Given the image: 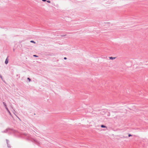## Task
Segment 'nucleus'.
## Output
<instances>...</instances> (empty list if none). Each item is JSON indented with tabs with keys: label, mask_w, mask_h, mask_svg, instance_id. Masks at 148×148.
<instances>
[{
	"label": "nucleus",
	"mask_w": 148,
	"mask_h": 148,
	"mask_svg": "<svg viewBox=\"0 0 148 148\" xmlns=\"http://www.w3.org/2000/svg\"><path fill=\"white\" fill-rule=\"evenodd\" d=\"M47 1V2L48 3H51V1H50L49 0H48V1Z\"/></svg>",
	"instance_id": "obj_6"
},
{
	"label": "nucleus",
	"mask_w": 148,
	"mask_h": 148,
	"mask_svg": "<svg viewBox=\"0 0 148 148\" xmlns=\"http://www.w3.org/2000/svg\"><path fill=\"white\" fill-rule=\"evenodd\" d=\"M33 56H36V55H33Z\"/></svg>",
	"instance_id": "obj_13"
},
{
	"label": "nucleus",
	"mask_w": 148,
	"mask_h": 148,
	"mask_svg": "<svg viewBox=\"0 0 148 148\" xmlns=\"http://www.w3.org/2000/svg\"><path fill=\"white\" fill-rule=\"evenodd\" d=\"M101 127H103H103H106V126H104V125H101Z\"/></svg>",
	"instance_id": "obj_5"
},
{
	"label": "nucleus",
	"mask_w": 148,
	"mask_h": 148,
	"mask_svg": "<svg viewBox=\"0 0 148 148\" xmlns=\"http://www.w3.org/2000/svg\"><path fill=\"white\" fill-rule=\"evenodd\" d=\"M36 56V57H38V56Z\"/></svg>",
	"instance_id": "obj_14"
},
{
	"label": "nucleus",
	"mask_w": 148,
	"mask_h": 148,
	"mask_svg": "<svg viewBox=\"0 0 148 148\" xmlns=\"http://www.w3.org/2000/svg\"><path fill=\"white\" fill-rule=\"evenodd\" d=\"M27 79H28V80H29V82H30V78H27Z\"/></svg>",
	"instance_id": "obj_7"
},
{
	"label": "nucleus",
	"mask_w": 148,
	"mask_h": 148,
	"mask_svg": "<svg viewBox=\"0 0 148 148\" xmlns=\"http://www.w3.org/2000/svg\"><path fill=\"white\" fill-rule=\"evenodd\" d=\"M109 59L113 60L114 59H115L116 58L115 57H109Z\"/></svg>",
	"instance_id": "obj_2"
},
{
	"label": "nucleus",
	"mask_w": 148,
	"mask_h": 148,
	"mask_svg": "<svg viewBox=\"0 0 148 148\" xmlns=\"http://www.w3.org/2000/svg\"><path fill=\"white\" fill-rule=\"evenodd\" d=\"M42 1L43 2L47 1V0H42Z\"/></svg>",
	"instance_id": "obj_9"
},
{
	"label": "nucleus",
	"mask_w": 148,
	"mask_h": 148,
	"mask_svg": "<svg viewBox=\"0 0 148 148\" xmlns=\"http://www.w3.org/2000/svg\"><path fill=\"white\" fill-rule=\"evenodd\" d=\"M8 58H6L5 61V64H7L8 63Z\"/></svg>",
	"instance_id": "obj_3"
},
{
	"label": "nucleus",
	"mask_w": 148,
	"mask_h": 148,
	"mask_svg": "<svg viewBox=\"0 0 148 148\" xmlns=\"http://www.w3.org/2000/svg\"><path fill=\"white\" fill-rule=\"evenodd\" d=\"M3 104H4V105L5 106V107L6 108V109L7 110V111H8V112L10 114V112L9 111V110L8 108L7 107V106L5 104V103L4 102H3Z\"/></svg>",
	"instance_id": "obj_1"
},
{
	"label": "nucleus",
	"mask_w": 148,
	"mask_h": 148,
	"mask_svg": "<svg viewBox=\"0 0 148 148\" xmlns=\"http://www.w3.org/2000/svg\"><path fill=\"white\" fill-rule=\"evenodd\" d=\"M132 136L131 135H130V134H129L128 135V136H129V137H130V136Z\"/></svg>",
	"instance_id": "obj_10"
},
{
	"label": "nucleus",
	"mask_w": 148,
	"mask_h": 148,
	"mask_svg": "<svg viewBox=\"0 0 148 148\" xmlns=\"http://www.w3.org/2000/svg\"><path fill=\"white\" fill-rule=\"evenodd\" d=\"M64 59H66V58L65 57V58H64Z\"/></svg>",
	"instance_id": "obj_12"
},
{
	"label": "nucleus",
	"mask_w": 148,
	"mask_h": 148,
	"mask_svg": "<svg viewBox=\"0 0 148 148\" xmlns=\"http://www.w3.org/2000/svg\"><path fill=\"white\" fill-rule=\"evenodd\" d=\"M66 36V35H61V36H62V37H63V36Z\"/></svg>",
	"instance_id": "obj_8"
},
{
	"label": "nucleus",
	"mask_w": 148,
	"mask_h": 148,
	"mask_svg": "<svg viewBox=\"0 0 148 148\" xmlns=\"http://www.w3.org/2000/svg\"><path fill=\"white\" fill-rule=\"evenodd\" d=\"M47 56H49V55H50V54H47Z\"/></svg>",
	"instance_id": "obj_11"
},
{
	"label": "nucleus",
	"mask_w": 148,
	"mask_h": 148,
	"mask_svg": "<svg viewBox=\"0 0 148 148\" xmlns=\"http://www.w3.org/2000/svg\"><path fill=\"white\" fill-rule=\"evenodd\" d=\"M30 42H31L33 43H36V42H35L34 41L32 40H31L30 41Z\"/></svg>",
	"instance_id": "obj_4"
}]
</instances>
